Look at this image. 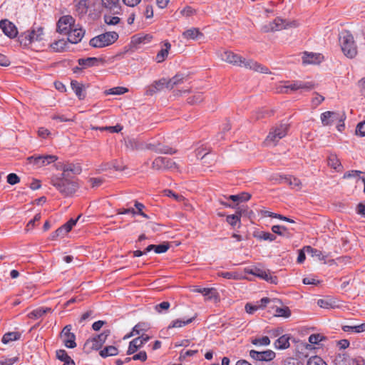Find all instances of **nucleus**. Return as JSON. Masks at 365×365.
<instances>
[{
  "label": "nucleus",
  "mask_w": 365,
  "mask_h": 365,
  "mask_svg": "<svg viewBox=\"0 0 365 365\" xmlns=\"http://www.w3.org/2000/svg\"><path fill=\"white\" fill-rule=\"evenodd\" d=\"M222 59L230 63L235 66L245 67L261 73H269V68L252 59H245L242 56L234 53L232 51H225L222 55Z\"/></svg>",
  "instance_id": "obj_1"
},
{
  "label": "nucleus",
  "mask_w": 365,
  "mask_h": 365,
  "mask_svg": "<svg viewBox=\"0 0 365 365\" xmlns=\"http://www.w3.org/2000/svg\"><path fill=\"white\" fill-rule=\"evenodd\" d=\"M339 40L343 53L347 58H354L357 55V46L351 33L342 31L339 34Z\"/></svg>",
  "instance_id": "obj_2"
},
{
  "label": "nucleus",
  "mask_w": 365,
  "mask_h": 365,
  "mask_svg": "<svg viewBox=\"0 0 365 365\" xmlns=\"http://www.w3.org/2000/svg\"><path fill=\"white\" fill-rule=\"evenodd\" d=\"M51 183L64 196L73 195L78 188V184L63 176H53Z\"/></svg>",
  "instance_id": "obj_3"
},
{
  "label": "nucleus",
  "mask_w": 365,
  "mask_h": 365,
  "mask_svg": "<svg viewBox=\"0 0 365 365\" xmlns=\"http://www.w3.org/2000/svg\"><path fill=\"white\" fill-rule=\"evenodd\" d=\"M115 31H108L92 38L89 44L93 48H103L114 43L118 38Z\"/></svg>",
  "instance_id": "obj_4"
},
{
  "label": "nucleus",
  "mask_w": 365,
  "mask_h": 365,
  "mask_svg": "<svg viewBox=\"0 0 365 365\" xmlns=\"http://www.w3.org/2000/svg\"><path fill=\"white\" fill-rule=\"evenodd\" d=\"M286 84L277 88L278 93H287L288 90L296 91L298 90L309 91L315 88V84L311 81H287Z\"/></svg>",
  "instance_id": "obj_5"
},
{
  "label": "nucleus",
  "mask_w": 365,
  "mask_h": 365,
  "mask_svg": "<svg viewBox=\"0 0 365 365\" xmlns=\"http://www.w3.org/2000/svg\"><path fill=\"white\" fill-rule=\"evenodd\" d=\"M297 26L298 24L296 21H290L280 17H277L273 21L264 25L263 26V31L264 32H273L288 28L297 27Z\"/></svg>",
  "instance_id": "obj_6"
},
{
  "label": "nucleus",
  "mask_w": 365,
  "mask_h": 365,
  "mask_svg": "<svg viewBox=\"0 0 365 365\" xmlns=\"http://www.w3.org/2000/svg\"><path fill=\"white\" fill-rule=\"evenodd\" d=\"M288 129L289 125L287 124H280L272 128L266 138L267 145H275L280 139L287 135Z\"/></svg>",
  "instance_id": "obj_7"
},
{
  "label": "nucleus",
  "mask_w": 365,
  "mask_h": 365,
  "mask_svg": "<svg viewBox=\"0 0 365 365\" xmlns=\"http://www.w3.org/2000/svg\"><path fill=\"white\" fill-rule=\"evenodd\" d=\"M346 115L344 113L335 111H326L321 114L320 120L324 126L333 125L335 122L344 121Z\"/></svg>",
  "instance_id": "obj_8"
},
{
  "label": "nucleus",
  "mask_w": 365,
  "mask_h": 365,
  "mask_svg": "<svg viewBox=\"0 0 365 365\" xmlns=\"http://www.w3.org/2000/svg\"><path fill=\"white\" fill-rule=\"evenodd\" d=\"M58 157L53 155L30 156L28 158V161L34 165L40 168L51 164L56 161Z\"/></svg>",
  "instance_id": "obj_9"
},
{
  "label": "nucleus",
  "mask_w": 365,
  "mask_h": 365,
  "mask_svg": "<svg viewBox=\"0 0 365 365\" xmlns=\"http://www.w3.org/2000/svg\"><path fill=\"white\" fill-rule=\"evenodd\" d=\"M152 167L155 170L175 169L177 168V165L169 158L158 157L153 160Z\"/></svg>",
  "instance_id": "obj_10"
},
{
  "label": "nucleus",
  "mask_w": 365,
  "mask_h": 365,
  "mask_svg": "<svg viewBox=\"0 0 365 365\" xmlns=\"http://www.w3.org/2000/svg\"><path fill=\"white\" fill-rule=\"evenodd\" d=\"M71 329L72 327L71 324L66 325L61 333L64 345L70 349H73L76 346V343L75 341L76 336L73 333L71 332Z\"/></svg>",
  "instance_id": "obj_11"
},
{
  "label": "nucleus",
  "mask_w": 365,
  "mask_h": 365,
  "mask_svg": "<svg viewBox=\"0 0 365 365\" xmlns=\"http://www.w3.org/2000/svg\"><path fill=\"white\" fill-rule=\"evenodd\" d=\"M0 29L3 33L10 38H14L18 35V30L14 23L8 19H2L0 21Z\"/></svg>",
  "instance_id": "obj_12"
},
{
  "label": "nucleus",
  "mask_w": 365,
  "mask_h": 365,
  "mask_svg": "<svg viewBox=\"0 0 365 365\" xmlns=\"http://www.w3.org/2000/svg\"><path fill=\"white\" fill-rule=\"evenodd\" d=\"M74 20L71 16H63L60 18L57 23V31L60 34H66L73 26Z\"/></svg>",
  "instance_id": "obj_13"
},
{
  "label": "nucleus",
  "mask_w": 365,
  "mask_h": 365,
  "mask_svg": "<svg viewBox=\"0 0 365 365\" xmlns=\"http://www.w3.org/2000/svg\"><path fill=\"white\" fill-rule=\"evenodd\" d=\"M250 356L256 361H269L275 357V353L269 349L263 351L251 350L250 351Z\"/></svg>",
  "instance_id": "obj_14"
},
{
  "label": "nucleus",
  "mask_w": 365,
  "mask_h": 365,
  "mask_svg": "<svg viewBox=\"0 0 365 365\" xmlns=\"http://www.w3.org/2000/svg\"><path fill=\"white\" fill-rule=\"evenodd\" d=\"M164 88H169L168 81L165 78H161L158 81H155L152 85H150L148 88L146 93L148 95L152 96L154 93L162 91Z\"/></svg>",
  "instance_id": "obj_15"
},
{
  "label": "nucleus",
  "mask_w": 365,
  "mask_h": 365,
  "mask_svg": "<svg viewBox=\"0 0 365 365\" xmlns=\"http://www.w3.org/2000/svg\"><path fill=\"white\" fill-rule=\"evenodd\" d=\"M255 276L259 277L272 284L277 283V277L271 274L269 270L255 267Z\"/></svg>",
  "instance_id": "obj_16"
},
{
  "label": "nucleus",
  "mask_w": 365,
  "mask_h": 365,
  "mask_svg": "<svg viewBox=\"0 0 365 365\" xmlns=\"http://www.w3.org/2000/svg\"><path fill=\"white\" fill-rule=\"evenodd\" d=\"M68 36V41L71 43L80 42L84 36V31L82 29L74 28V26L66 34Z\"/></svg>",
  "instance_id": "obj_17"
},
{
  "label": "nucleus",
  "mask_w": 365,
  "mask_h": 365,
  "mask_svg": "<svg viewBox=\"0 0 365 365\" xmlns=\"http://www.w3.org/2000/svg\"><path fill=\"white\" fill-rule=\"evenodd\" d=\"M59 169L62 170L63 171L61 176L66 178L68 176L67 173L68 172H71L74 175H79L82 171L81 167L79 164L72 163L62 165Z\"/></svg>",
  "instance_id": "obj_18"
},
{
  "label": "nucleus",
  "mask_w": 365,
  "mask_h": 365,
  "mask_svg": "<svg viewBox=\"0 0 365 365\" xmlns=\"http://www.w3.org/2000/svg\"><path fill=\"white\" fill-rule=\"evenodd\" d=\"M196 318V316H193L190 318H182V319H176L175 320H173L170 324L168 325V329H173V328H180L183 327L190 323H192L195 319Z\"/></svg>",
  "instance_id": "obj_19"
},
{
  "label": "nucleus",
  "mask_w": 365,
  "mask_h": 365,
  "mask_svg": "<svg viewBox=\"0 0 365 365\" xmlns=\"http://www.w3.org/2000/svg\"><path fill=\"white\" fill-rule=\"evenodd\" d=\"M71 87L79 100L86 98L85 86L77 81L73 80L71 82Z\"/></svg>",
  "instance_id": "obj_20"
},
{
  "label": "nucleus",
  "mask_w": 365,
  "mask_h": 365,
  "mask_svg": "<svg viewBox=\"0 0 365 365\" xmlns=\"http://www.w3.org/2000/svg\"><path fill=\"white\" fill-rule=\"evenodd\" d=\"M169 248L168 242H163L160 245H150L145 249V252L153 250L157 254H162L166 252Z\"/></svg>",
  "instance_id": "obj_21"
},
{
  "label": "nucleus",
  "mask_w": 365,
  "mask_h": 365,
  "mask_svg": "<svg viewBox=\"0 0 365 365\" xmlns=\"http://www.w3.org/2000/svg\"><path fill=\"white\" fill-rule=\"evenodd\" d=\"M182 36L184 38L187 40H196L202 37L203 34L199 31L198 29L191 28L184 31L182 33Z\"/></svg>",
  "instance_id": "obj_22"
},
{
  "label": "nucleus",
  "mask_w": 365,
  "mask_h": 365,
  "mask_svg": "<svg viewBox=\"0 0 365 365\" xmlns=\"http://www.w3.org/2000/svg\"><path fill=\"white\" fill-rule=\"evenodd\" d=\"M187 80V76L182 73H177L172 78L168 80L169 89H173L175 86L183 83Z\"/></svg>",
  "instance_id": "obj_23"
},
{
  "label": "nucleus",
  "mask_w": 365,
  "mask_h": 365,
  "mask_svg": "<svg viewBox=\"0 0 365 365\" xmlns=\"http://www.w3.org/2000/svg\"><path fill=\"white\" fill-rule=\"evenodd\" d=\"M302 63L304 65L307 64H314L319 62V55L313 53H307L304 52L302 57Z\"/></svg>",
  "instance_id": "obj_24"
},
{
  "label": "nucleus",
  "mask_w": 365,
  "mask_h": 365,
  "mask_svg": "<svg viewBox=\"0 0 365 365\" xmlns=\"http://www.w3.org/2000/svg\"><path fill=\"white\" fill-rule=\"evenodd\" d=\"M99 59L96 57H88L86 58H79L78 63L82 68H87L98 64Z\"/></svg>",
  "instance_id": "obj_25"
},
{
  "label": "nucleus",
  "mask_w": 365,
  "mask_h": 365,
  "mask_svg": "<svg viewBox=\"0 0 365 365\" xmlns=\"http://www.w3.org/2000/svg\"><path fill=\"white\" fill-rule=\"evenodd\" d=\"M102 6L106 9L118 13L120 9V0H101Z\"/></svg>",
  "instance_id": "obj_26"
},
{
  "label": "nucleus",
  "mask_w": 365,
  "mask_h": 365,
  "mask_svg": "<svg viewBox=\"0 0 365 365\" xmlns=\"http://www.w3.org/2000/svg\"><path fill=\"white\" fill-rule=\"evenodd\" d=\"M290 337L287 335H282L274 341V347L277 349H285L289 346Z\"/></svg>",
  "instance_id": "obj_27"
},
{
  "label": "nucleus",
  "mask_w": 365,
  "mask_h": 365,
  "mask_svg": "<svg viewBox=\"0 0 365 365\" xmlns=\"http://www.w3.org/2000/svg\"><path fill=\"white\" fill-rule=\"evenodd\" d=\"M163 46L164 47L162 48L156 55L155 60L158 63H162L165 61L168 55L169 50L171 48V45L169 42H165Z\"/></svg>",
  "instance_id": "obj_28"
},
{
  "label": "nucleus",
  "mask_w": 365,
  "mask_h": 365,
  "mask_svg": "<svg viewBox=\"0 0 365 365\" xmlns=\"http://www.w3.org/2000/svg\"><path fill=\"white\" fill-rule=\"evenodd\" d=\"M21 336V334L18 331L7 332L4 334L1 341L6 344L11 341L19 340Z\"/></svg>",
  "instance_id": "obj_29"
},
{
  "label": "nucleus",
  "mask_w": 365,
  "mask_h": 365,
  "mask_svg": "<svg viewBox=\"0 0 365 365\" xmlns=\"http://www.w3.org/2000/svg\"><path fill=\"white\" fill-rule=\"evenodd\" d=\"M51 311V308L38 307V308L33 310L32 312H31L28 314V317L30 319H38L40 317H41L42 316H43L45 314H46L47 312H49Z\"/></svg>",
  "instance_id": "obj_30"
},
{
  "label": "nucleus",
  "mask_w": 365,
  "mask_h": 365,
  "mask_svg": "<svg viewBox=\"0 0 365 365\" xmlns=\"http://www.w3.org/2000/svg\"><path fill=\"white\" fill-rule=\"evenodd\" d=\"M251 198V195L248 192H241L237 195H231L228 196L227 199L231 200L234 202H247Z\"/></svg>",
  "instance_id": "obj_31"
},
{
  "label": "nucleus",
  "mask_w": 365,
  "mask_h": 365,
  "mask_svg": "<svg viewBox=\"0 0 365 365\" xmlns=\"http://www.w3.org/2000/svg\"><path fill=\"white\" fill-rule=\"evenodd\" d=\"M328 165L331 168L339 171L342 168L341 163L335 154H330L328 157Z\"/></svg>",
  "instance_id": "obj_32"
},
{
  "label": "nucleus",
  "mask_w": 365,
  "mask_h": 365,
  "mask_svg": "<svg viewBox=\"0 0 365 365\" xmlns=\"http://www.w3.org/2000/svg\"><path fill=\"white\" fill-rule=\"evenodd\" d=\"M118 354V349L114 346H106L103 349L100 351V355L103 358L108 356H115Z\"/></svg>",
  "instance_id": "obj_33"
},
{
  "label": "nucleus",
  "mask_w": 365,
  "mask_h": 365,
  "mask_svg": "<svg viewBox=\"0 0 365 365\" xmlns=\"http://www.w3.org/2000/svg\"><path fill=\"white\" fill-rule=\"evenodd\" d=\"M151 149H153L155 153H164V154L172 155V154H174L176 153V150H175L172 148H170L167 145H163L160 144H159L158 145H156V146H153V148H152Z\"/></svg>",
  "instance_id": "obj_34"
},
{
  "label": "nucleus",
  "mask_w": 365,
  "mask_h": 365,
  "mask_svg": "<svg viewBox=\"0 0 365 365\" xmlns=\"http://www.w3.org/2000/svg\"><path fill=\"white\" fill-rule=\"evenodd\" d=\"M194 292L201 293L203 296L206 297L208 299H211L215 297V289L212 288H200L197 287Z\"/></svg>",
  "instance_id": "obj_35"
},
{
  "label": "nucleus",
  "mask_w": 365,
  "mask_h": 365,
  "mask_svg": "<svg viewBox=\"0 0 365 365\" xmlns=\"http://www.w3.org/2000/svg\"><path fill=\"white\" fill-rule=\"evenodd\" d=\"M29 34H31V36L32 37L33 42L41 41L43 38V31L41 27H38L36 29H33L29 31Z\"/></svg>",
  "instance_id": "obj_36"
},
{
  "label": "nucleus",
  "mask_w": 365,
  "mask_h": 365,
  "mask_svg": "<svg viewBox=\"0 0 365 365\" xmlns=\"http://www.w3.org/2000/svg\"><path fill=\"white\" fill-rule=\"evenodd\" d=\"M236 214L240 216V218L242 216L251 217L254 212L247 205H240L237 207Z\"/></svg>",
  "instance_id": "obj_37"
},
{
  "label": "nucleus",
  "mask_w": 365,
  "mask_h": 365,
  "mask_svg": "<svg viewBox=\"0 0 365 365\" xmlns=\"http://www.w3.org/2000/svg\"><path fill=\"white\" fill-rule=\"evenodd\" d=\"M31 34H29V31H25L22 33L19 36V41L21 45L25 46L30 45L33 43L32 37L31 36Z\"/></svg>",
  "instance_id": "obj_38"
},
{
  "label": "nucleus",
  "mask_w": 365,
  "mask_h": 365,
  "mask_svg": "<svg viewBox=\"0 0 365 365\" xmlns=\"http://www.w3.org/2000/svg\"><path fill=\"white\" fill-rule=\"evenodd\" d=\"M101 346V344L96 340V337H93L91 339H88L84 344V349H88L98 350Z\"/></svg>",
  "instance_id": "obj_39"
},
{
  "label": "nucleus",
  "mask_w": 365,
  "mask_h": 365,
  "mask_svg": "<svg viewBox=\"0 0 365 365\" xmlns=\"http://www.w3.org/2000/svg\"><path fill=\"white\" fill-rule=\"evenodd\" d=\"M140 13L145 16L147 19L152 18L153 16V9L151 4H145L140 8Z\"/></svg>",
  "instance_id": "obj_40"
},
{
  "label": "nucleus",
  "mask_w": 365,
  "mask_h": 365,
  "mask_svg": "<svg viewBox=\"0 0 365 365\" xmlns=\"http://www.w3.org/2000/svg\"><path fill=\"white\" fill-rule=\"evenodd\" d=\"M304 250L308 254H310L312 257H317L319 259H324V256L320 250L314 249V248L312 247L311 246H306L304 247Z\"/></svg>",
  "instance_id": "obj_41"
},
{
  "label": "nucleus",
  "mask_w": 365,
  "mask_h": 365,
  "mask_svg": "<svg viewBox=\"0 0 365 365\" xmlns=\"http://www.w3.org/2000/svg\"><path fill=\"white\" fill-rule=\"evenodd\" d=\"M138 341H137L136 339H133L130 343L128 346V349L127 351V354L130 355L134 354L137 350L140 348H141V345L139 344Z\"/></svg>",
  "instance_id": "obj_42"
},
{
  "label": "nucleus",
  "mask_w": 365,
  "mask_h": 365,
  "mask_svg": "<svg viewBox=\"0 0 365 365\" xmlns=\"http://www.w3.org/2000/svg\"><path fill=\"white\" fill-rule=\"evenodd\" d=\"M203 100L202 94L200 92L195 93L193 96L189 97L187 100V103L194 105L202 102Z\"/></svg>",
  "instance_id": "obj_43"
},
{
  "label": "nucleus",
  "mask_w": 365,
  "mask_h": 365,
  "mask_svg": "<svg viewBox=\"0 0 365 365\" xmlns=\"http://www.w3.org/2000/svg\"><path fill=\"white\" fill-rule=\"evenodd\" d=\"M128 92V89L124 87H114L106 91L107 95H121Z\"/></svg>",
  "instance_id": "obj_44"
},
{
  "label": "nucleus",
  "mask_w": 365,
  "mask_h": 365,
  "mask_svg": "<svg viewBox=\"0 0 365 365\" xmlns=\"http://www.w3.org/2000/svg\"><path fill=\"white\" fill-rule=\"evenodd\" d=\"M252 343L256 346H267L270 344V339L268 336H264L262 338H256L252 339Z\"/></svg>",
  "instance_id": "obj_45"
},
{
  "label": "nucleus",
  "mask_w": 365,
  "mask_h": 365,
  "mask_svg": "<svg viewBox=\"0 0 365 365\" xmlns=\"http://www.w3.org/2000/svg\"><path fill=\"white\" fill-rule=\"evenodd\" d=\"M66 46V42L64 40H58L55 41L51 45L52 49L57 52L62 51Z\"/></svg>",
  "instance_id": "obj_46"
},
{
  "label": "nucleus",
  "mask_w": 365,
  "mask_h": 365,
  "mask_svg": "<svg viewBox=\"0 0 365 365\" xmlns=\"http://www.w3.org/2000/svg\"><path fill=\"white\" fill-rule=\"evenodd\" d=\"M170 307V304L168 302H163L160 304H158L155 306V310L159 313L162 314L163 312H166Z\"/></svg>",
  "instance_id": "obj_47"
},
{
  "label": "nucleus",
  "mask_w": 365,
  "mask_h": 365,
  "mask_svg": "<svg viewBox=\"0 0 365 365\" xmlns=\"http://www.w3.org/2000/svg\"><path fill=\"white\" fill-rule=\"evenodd\" d=\"M257 238H259V240L272 242L275 240L276 236L270 232L262 231L257 235Z\"/></svg>",
  "instance_id": "obj_48"
},
{
  "label": "nucleus",
  "mask_w": 365,
  "mask_h": 365,
  "mask_svg": "<svg viewBox=\"0 0 365 365\" xmlns=\"http://www.w3.org/2000/svg\"><path fill=\"white\" fill-rule=\"evenodd\" d=\"M307 365H327L326 362L319 356H312L307 361Z\"/></svg>",
  "instance_id": "obj_49"
},
{
  "label": "nucleus",
  "mask_w": 365,
  "mask_h": 365,
  "mask_svg": "<svg viewBox=\"0 0 365 365\" xmlns=\"http://www.w3.org/2000/svg\"><path fill=\"white\" fill-rule=\"evenodd\" d=\"M291 312L289 309L287 307H282V308H277L276 309V316L277 317H282L284 318H287L290 317Z\"/></svg>",
  "instance_id": "obj_50"
},
{
  "label": "nucleus",
  "mask_w": 365,
  "mask_h": 365,
  "mask_svg": "<svg viewBox=\"0 0 365 365\" xmlns=\"http://www.w3.org/2000/svg\"><path fill=\"white\" fill-rule=\"evenodd\" d=\"M104 21L108 25H116L120 22V18L118 16H112L110 15L104 16Z\"/></svg>",
  "instance_id": "obj_51"
},
{
  "label": "nucleus",
  "mask_w": 365,
  "mask_h": 365,
  "mask_svg": "<svg viewBox=\"0 0 365 365\" xmlns=\"http://www.w3.org/2000/svg\"><path fill=\"white\" fill-rule=\"evenodd\" d=\"M226 221L227 222V223H229L231 226L234 227L235 226L237 223H240V216H238L237 214H235V215H228L227 217H226Z\"/></svg>",
  "instance_id": "obj_52"
},
{
  "label": "nucleus",
  "mask_w": 365,
  "mask_h": 365,
  "mask_svg": "<svg viewBox=\"0 0 365 365\" xmlns=\"http://www.w3.org/2000/svg\"><path fill=\"white\" fill-rule=\"evenodd\" d=\"M6 181L9 184L14 185L20 182V178L16 173H10L6 177Z\"/></svg>",
  "instance_id": "obj_53"
},
{
  "label": "nucleus",
  "mask_w": 365,
  "mask_h": 365,
  "mask_svg": "<svg viewBox=\"0 0 365 365\" xmlns=\"http://www.w3.org/2000/svg\"><path fill=\"white\" fill-rule=\"evenodd\" d=\"M81 217V215H78L76 219H71L65 223L63 226L65 228L66 232H69Z\"/></svg>",
  "instance_id": "obj_54"
},
{
  "label": "nucleus",
  "mask_w": 365,
  "mask_h": 365,
  "mask_svg": "<svg viewBox=\"0 0 365 365\" xmlns=\"http://www.w3.org/2000/svg\"><path fill=\"white\" fill-rule=\"evenodd\" d=\"M287 230V229L284 226L273 225L272 227V231L274 233L277 234L278 235H280V236H284V232Z\"/></svg>",
  "instance_id": "obj_55"
},
{
  "label": "nucleus",
  "mask_w": 365,
  "mask_h": 365,
  "mask_svg": "<svg viewBox=\"0 0 365 365\" xmlns=\"http://www.w3.org/2000/svg\"><path fill=\"white\" fill-rule=\"evenodd\" d=\"M324 100V98L316 93V96L312 99V106L314 108L320 105Z\"/></svg>",
  "instance_id": "obj_56"
},
{
  "label": "nucleus",
  "mask_w": 365,
  "mask_h": 365,
  "mask_svg": "<svg viewBox=\"0 0 365 365\" xmlns=\"http://www.w3.org/2000/svg\"><path fill=\"white\" fill-rule=\"evenodd\" d=\"M19 361V357L2 358L0 360V365H13Z\"/></svg>",
  "instance_id": "obj_57"
},
{
  "label": "nucleus",
  "mask_w": 365,
  "mask_h": 365,
  "mask_svg": "<svg viewBox=\"0 0 365 365\" xmlns=\"http://www.w3.org/2000/svg\"><path fill=\"white\" fill-rule=\"evenodd\" d=\"M56 356L58 359L63 362L71 359V357L68 355L66 351L63 349H60L56 351Z\"/></svg>",
  "instance_id": "obj_58"
},
{
  "label": "nucleus",
  "mask_w": 365,
  "mask_h": 365,
  "mask_svg": "<svg viewBox=\"0 0 365 365\" xmlns=\"http://www.w3.org/2000/svg\"><path fill=\"white\" fill-rule=\"evenodd\" d=\"M110 331L109 330L104 331L101 334L97 335L96 336V340L98 341L101 345L106 341L107 337L110 335Z\"/></svg>",
  "instance_id": "obj_59"
},
{
  "label": "nucleus",
  "mask_w": 365,
  "mask_h": 365,
  "mask_svg": "<svg viewBox=\"0 0 365 365\" xmlns=\"http://www.w3.org/2000/svg\"><path fill=\"white\" fill-rule=\"evenodd\" d=\"M147 329V326L145 323H138L133 328L132 333L135 334H140V331H145Z\"/></svg>",
  "instance_id": "obj_60"
},
{
  "label": "nucleus",
  "mask_w": 365,
  "mask_h": 365,
  "mask_svg": "<svg viewBox=\"0 0 365 365\" xmlns=\"http://www.w3.org/2000/svg\"><path fill=\"white\" fill-rule=\"evenodd\" d=\"M132 357L134 361L139 360L140 361H145L147 359V354L145 351H141L139 353L134 354Z\"/></svg>",
  "instance_id": "obj_61"
},
{
  "label": "nucleus",
  "mask_w": 365,
  "mask_h": 365,
  "mask_svg": "<svg viewBox=\"0 0 365 365\" xmlns=\"http://www.w3.org/2000/svg\"><path fill=\"white\" fill-rule=\"evenodd\" d=\"M323 336L320 334H311L309 337V341L313 344H318L322 340Z\"/></svg>",
  "instance_id": "obj_62"
},
{
  "label": "nucleus",
  "mask_w": 365,
  "mask_h": 365,
  "mask_svg": "<svg viewBox=\"0 0 365 365\" xmlns=\"http://www.w3.org/2000/svg\"><path fill=\"white\" fill-rule=\"evenodd\" d=\"M210 152L207 148H197L195 151L196 157L197 158L203 159Z\"/></svg>",
  "instance_id": "obj_63"
},
{
  "label": "nucleus",
  "mask_w": 365,
  "mask_h": 365,
  "mask_svg": "<svg viewBox=\"0 0 365 365\" xmlns=\"http://www.w3.org/2000/svg\"><path fill=\"white\" fill-rule=\"evenodd\" d=\"M289 185L292 188L299 189L301 187L302 182H301L300 180H299L298 178L292 176V180L290 181H289Z\"/></svg>",
  "instance_id": "obj_64"
}]
</instances>
